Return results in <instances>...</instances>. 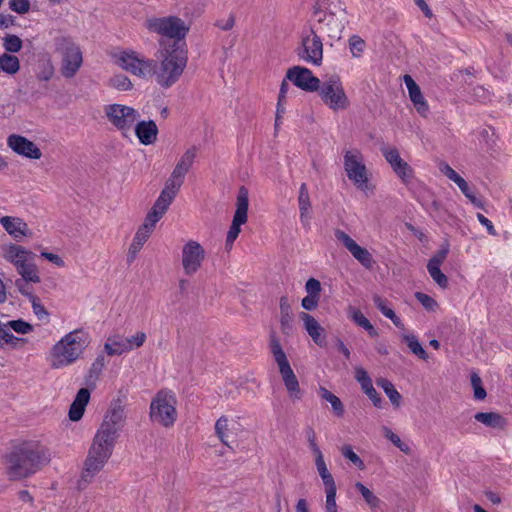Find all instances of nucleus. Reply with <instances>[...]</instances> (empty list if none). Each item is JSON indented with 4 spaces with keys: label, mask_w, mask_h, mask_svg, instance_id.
I'll return each instance as SVG.
<instances>
[{
    "label": "nucleus",
    "mask_w": 512,
    "mask_h": 512,
    "mask_svg": "<svg viewBox=\"0 0 512 512\" xmlns=\"http://www.w3.org/2000/svg\"><path fill=\"white\" fill-rule=\"evenodd\" d=\"M125 422V410L120 401L111 403L88 450L81 474V482H91L106 465L114 451Z\"/></svg>",
    "instance_id": "nucleus-1"
},
{
    "label": "nucleus",
    "mask_w": 512,
    "mask_h": 512,
    "mask_svg": "<svg viewBox=\"0 0 512 512\" xmlns=\"http://www.w3.org/2000/svg\"><path fill=\"white\" fill-rule=\"evenodd\" d=\"M50 460L49 450L39 441L23 442L6 456V473L11 480H20L36 473Z\"/></svg>",
    "instance_id": "nucleus-2"
},
{
    "label": "nucleus",
    "mask_w": 512,
    "mask_h": 512,
    "mask_svg": "<svg viewBox=\"0 0 512 512\" xmlns=\"http://www.w3.org/2000/svg\"><path fill=\"white\" fill-rule=\"evenodd\" d=\"M188 63L187 50L183 44L173 42L159 50V62L155 68L154 80L162 89L175 85L183 75Z\"/></svg>",
    "instance_id": "nucleus-3"
},
{
    "label": "nucleus",
    "mask_w": 512,
    "mask_h": 512,
    "mask_svg": "<svg viewBox=\"0 0 512 512\" xmlns=\"http://www.w3.org/2000/svg\"><path fill=\"white\" fill-rule=\"evenodd\" d=\"M89 343V335L83 329H75L65 334L47 354L50 367L62 369L71 366L81 358Z\"/></svg>",
    "instance_id": "nucleus-4"
},
{
    "label": "nucleus",
    "mask_w": 512,
    "mask_h": 512,
    "mask_svg": "<svg viewBox=\"0 0 512 512\" xmlns=\"http://www.w3.org/2000/svg\"><path fill=\"white\" fill-rule=\"evenodd\" d=\"M270 349L275 362L277 363L279 373L288 396L293 401H299L303 398L304 391L301 389L299 381L282 349L277 337L272 336L270 340Z\"/></svg>",
    "instance_id": "nucleus-5"
},
{
    "label": "nucleus",
    "mask_w": 512,
    "mask_h": 512,
    "mask_svg": "<svg viewBox=\"0 0 512 512\" xmlns=\"http://www.w3.org/2000/svg\"><path fill=\"white\" fill-rule=\"evenodd\" d=\"M343 167L347 178L358 190L367 192L372 189L370 185L372 174L367 168L364 155L360 150H346L343 156Z\"/></svg>",
    "instance_id": "nucleus-6"
},
{
    "label": "nucleus",
    "mask_w": 512,
    "mask_h": 512,
    "mask_svg": "<svg viewBox=\"0 0 512 512\" xmlns=\"http://www.w3.org/2000/svg\"><path fill=\"white\" fill-rule=\"evenodd\" d=\"M115 62L123 70L147 81L154 78L155 68H157L156 60L133 50H124L115 54Z\"/></svg>",
    "instance_id": "nucleus-7"
},
{
    "label": "nucleus",
    "mask_w": 512,
    "mask_h": 512,
    "mask_svg": "<svg viewBox=\"0 0 512 512\" xmlns=\"http://www.w3.org/2000/svg\"><path fill=\"white\" fill-rule=\"evenodd\" d=\"M54 47L61 57V74L65 78L74 77L83 64L80 46L70 37L59 36L54 39Z\"/></svg>",
    "instance_id": "nucleus-8"
},
{
    "label": "nucleus",
    "mask_w": 512,
    "mask_h": 512,
    "mask_svg": "<svg viewBox=\"0 0 512 512\" xmlns=\"http://www.w3.org/2000/svg\"><path fill=\"white\" fill-rule=\"evenodd\" d=\"M316 91L323 104L332 111H343L350 106V100L338 75L329 76L321 81Z\"/></svg>",
    "instance_id": "nucleus-9"
},
{
    "label": "nucleus",
    "mask_w": 512,
    "mask_h": 512,
    "mask_svg": "<svg viewBox=\"0 0 512 512\" xmlns=\"http://www.w3.org/2000/svg\"><path fill=\"white\" fill-rule=\"evenodd\" d=\"M177 400L173 392L159 391L150 404V418L152 422L164 427L172 426L177 419Z\"/></svg>",
    "instance_id": "nucleus-10"
},
{
    "label": "nucleus",
    "mask_w": 512,
    "mask_h": 512,
    "mask_svg": "<svg viewBox=\"0 0 512 512\" xmlns=\"http://www.w3.org/2000/svg\"><path fill=\"white\" fill-rule=\"evenodd\" d=\"M103 110L107 121L124 137L131 133L134 124L140 118V113L137 109L124 104H107Z\"/></svg>",
    "instance_id": "nucleus-11"
},
{
    "label": "nucleus",
    "mask_w": 512,
    "mask_h": 512,
    "mask_svg": "<svg viewBox=\"0 0 512 512\" xmlns=\"http://www.w3.org/2000/svg\"><path fill=\"white\" fill-rule=\"evenodd\" d=\"M145 27L153 33L164 37L175 39L178 42L185 38L189 31V26L179 17H151L145 21Z\"/></svg>",
    "instance_id": "nucleus-12"
},
{
    "label": "nucleus",
    "mask_w": 512,
    "mask_h": 512,
    "mask_svg": "<svg viewBox=\"0 0 512 512\" xmlns=\"http://www.w3.org/2000/svg\"><path fill=\"white\" fill-rule=\"evenodd\" d=\"M297 54L301 60L308 64L314 66H320L322 64L323 42L312 26L302 30Z\"/></svg>",
    "instance_id": "nucleus-13"
},
{
    "label": "nucleus",
    "mask_w": 512,
    "mask_h": 512,
    "mask_svg": "<svg viewBox=\"0 0 512 512\" xmlns=\"http://www.w3.org/2000/svg\"><path fill=\"white\" fill-rule=\"evenodd\" d=\"M335 10L328 11L316 9L314 18L320 25V29L327 32L332 39H340L347 22L346 11L341 5H334Z\"/></svg>",
    "instance_id": "nucleus-14"
},
{
    "label": "nucleus",
    "mask_w": 512,
    "mask_h": 512,
    "mask_svg": "<svg viewBox=\"0 0 512 512\" xmlns=\"http://www.w3.org/2000/svg\"><path fill=\"white\" fill-rule=\"evenodd\" d=\"M249 195L245 187L239 189L236 201V211L233 216L232 224L226 237V248L231 249L235 240L241 232V226L248 220Z\"/></svg>",
    "instance_id": "nucleus-15"
},
{
    "label": "nucleus",
    "mask_w": 512,
    "mask_h": 512,
    "mask_svg": "<svg viewBox=\"0 0 512 512\" xmlns=\"http://www.w3.org/2000/svg\"><path fill=\"white\" fill-rule=\"evenodd\" d=\"M206 258L204 247L197 241L189 240L181 250V265L184 274L193 276L202 267Z\"/></svg>",
    "instance_id": "nucleus-16"
},
{
    "label": "nucleus",
    "mask_w": 512,
    "mask_h": 512,
    "mask_svg": "<svg viewBox=\"0 0 512 512\" xmlns=\"http://www.w3.org/2000/svg\"><path fill=\"white\" fill-rule=\"evenodd\" d=\"M381 152L402 183L405 185L411 184L415 177L414 170L401 158L399 151L394 147H383Z\"/></svg>",
    "instance_id": "nucleus-17"
},
{
    "label": "nucleus",
    "mask_w": 512,
    "mask_h": 512,
    "mask_svg": "<svg viewBox=\"0 0 512 512\" xmlns=\"http://www.w3.org/2000/svg\"><path fill=\"white\" fill-rule=\"evenodd\" d=\"M286 79L291 81L296 87L307 92H315L321 82L319 78L313 75L310 69L302 66H294L288 69Z\"/></svg>",
    "instance_id": "nucleus-18"
},
{
    "label": "nucleus",
    "mask_w": 512,
    "mask_h": 512,
    "mask_svg": "<svg viewBox=\"0 0 512 512\" xmlns=\"http://www.w3.org/2000/svg\"><path fill=\"white\" fill-rule=\"evenodd\" d=\"M334 235L336 239L341 242L352 256L365 268L372 267L373 257L366 248L358 245L347 233L340 229L335 230Z\"/></svg>",
    "instance_id": "nucleus-19"
},
{
    "label": "nucleus",
    "mask_w": 512,
    "mask_h": 512,
    "mask_svg": "<svg viewBox=\"0 0 512 512\" xmlns=\"http://www.w3.org/2000/svg\"><path fill=\"white\" fill-rule=\"evenodd\" d=\"M7 145L18 155L28 159L38 160L42 156L41 150L37 145L21 135L12 134L8 136Z\"/></svg>",
    "instance_id": "nucleus-20"
},
{
    "label": "nucleus",
    "mask_w": 512,
    "mask_h": 512,
    "mask_svg": "<svg viewBox=\"0 0 512 512\" xmlns=\"http://www.w3.org/2000/svg\"><path fill=\"white\" fill-rule=\"evenodd\" d=\"M299 318L303 322V327L313 342L323 347L326 345V331L320 323L309 313L301 312Z\"/></svg>",
    "instance_id": "nucleus-21"
},
{
    "label": "nucleus",
    "mask_w": 512,
    "mask_h": 512,
    "mask_svg": "<svg viewBox=\"0 0 512 512\" xmlns=\"http://www.w3.org/2000/svg\"><path fill=\"white\" fill-rule=\"evenodd\" d=\"M0 224L5 231L17 241L32 235L27 223L19 217L3 216L0 218Z\"/></svg>",
    "instance_id": "nucleus-22"
},
{
    "label": "nucleus",
    "mask_w": 512,
    "mask_h": 512,
    "mask_svg": "<svg viewBox=\"0 0 512 512\" xmlns=\"http://www.w3.org/2000/svg\"><path fill=\"white\" fill-rule=\"evenodd\" d=\"M133 130L139 142L145 146L155 143L159 132L153 120H138L134 124Z\"/></svg>",
    "instance_id": "nucleus-23"
},
{
    "label": "nucleus",
    "mask_w": 512,
    "mask_h": 512,
    "mask_svg": "<svg viewBox=\"0 0 512 512\" xmlns=\"http://www.w3.org/2000/svg\"><path fill=\"white\" fill-rule=\"evenodd\" d=\"M18 274L21 276V280L16 281V285L19 288V291L24 294V290L22 288L21 282L34 283L38 284L41 281L38 267L34 262V258H28L23 263H21L18 267H16Z\"/></svg>",
    "instance_id": "nucleus-24"
},
{
    "label": "nucleus",
    "mask_w": 512,
    "mask_h": 512,
    "mask_svg": "<svg viewBox=\"0 0 512 512\" xmlns=\"http://www.w3.org/2000/svg\"><path fill=\"white\" fill-rule=\"evenodd\" d=\"M183 182V177L172 172L169 179L165 183L164 189L161 191L156 201L169 208L178 191L180 190Z\"/></svg>",
    "instance_id": "nucleus-25"
},
{
    "label": "nucleus",
    "mask_w": 512,
    "mask_h": 512,
    "mask_svg": "<svg viewBox=\"0 0 512 512\" xmlns=\"http://www.w3.org/2000/svg\"><path fill=\"white\" fill-rule=\"evenodd\" d=\"M2 255L3 258L9 263L13 264L15 268L28 258H35L34 253L17 244H9L4 246L2 249Z\"/></svg>",
    "instance_id": "nucleus-26"
},
{
    "label": "nucleus",
    "mask_w": 512,
    "mask_h": 512,
    "mask_svg": "<svg viewBox=\"0 0 512 512\" xmlns=\"http://www.w3.org/2000/svg\"><path fill=\"white\" fill-rule=\"evenodd\" d=\"M403 79L409 93V98L414 104L416 110L421 115H425L428 112L429 107L427 101L422 95L420 87L410 75H405Z\"/></svg>",
    "instance_id": "nucleus-27"
},
{
    "label": "nucleus",
    "mask_w": 512,
    "mask_h": 512,
    "mask_svg": "<svg viewBox=\"0 0 512 512\" xmlns=\"http://www.w3.org/2000/svg\"><path fill=\"white\" fill-rule=\"evenodd\" d=\"M89 400H90V391L87 388H81L77 392V394L70 406V409H69L68 416L71 421L76 422V421H79L83 417L85 408H86L87 404L89 403Z\"/></svg>",
    "instance_id": "nucleus-28"
},
{
    "label": "nucleus",
    "mask_w": 512,
    "mask_h": 512,
    "mask_svg": "<svg viewBox=\"0 0 512 512\" xmlns=\"http://www.w3.org/2000/svg\"><path fill=\"white\" fill-rule=\"evenodd\" d=\"M198 148L196 146L189 147L180 157L177 164L173 169V173L185 178V175L188 173L190 168L192 167L194 160L197 156Z\"/></svg>",
    "instance_id": "nucleus-29"
},
{
    "label": "nucleus",
    "mask_w": 512,
    "mask_h": 512,
    "mask_svg": "<svg viewBox=\"0 0 512 512\" xmlns=\"http://www.w3.org/2000/svg\"><path fill=\"white\" fill-rule=\"evenodd\" d=\"M167 210L168 207L164 206L158 201H155L153 207L146 215L145 220L140 228H142V230H148L152 233L156 227L157 222L164 216Z\"/></svg>",
    "instance_id": "nucleus-30"
},
{
    "label": "nucleus",
    "mask_w": 512,
    "mask_h": 512,
    "mask_svg": "<svg viewBox=\"0 0 512 512\" xmlns=\"http://www.w3.org/2000/svg\"><path fill=\"white\" fill-rule=\"evenodd\" d=\"M298 204L300 210V219L302 223L309 224L311 202L309 191L305 183L301 184L299 189Z\"/></svg>",
    "instance_id": "nucleus-31"
},
{
    "label": "nucleus",
    "mask_w": 512,
    "mask_h": 512,
    "mask_svg": "<svg viewBox=\"0 0 512 512\" xmlns=\"http://www.w3.org/2000/svg\"><path fill=\"white\" fill-rule=\"evenodd\" d=\"M373 302H374L375 306L380 310V312L385 317L390 319L397 328H399L401 330H405V327H404V324H403L401 318L398 317L396 315V313L394 312V310L388 306L387 301L385 299H383L381 296L376 294L373 296Z\"/></svg>",
    "instance_id": "nucleus-32"
},
{
    "label": "nucleus",
    "mask_w": 512,
    "mask_h": 512,
    "mask_svg": "<svg viewBox=\"0 0 512 512\" xmlns=\"http://www.w3.org/2000/svg\"><path fill=\"white\" fill-rule=\"evenodd\" d=\"M348 316L356 325L365 329L371 337L378 336V331L374 328L371 322L364 316V314L359 309L349 307Z\"/></svg>",
    "instance_id": "nucleus-33"
},
{
    "label": "nucleus",
    "mask_w": 512,
    "mask_h": 512,
    "mask_svg": "<svg viewBox=\"0 0 512 512\" xmlns=\"http://www.w3.org/2000/svg\"><path fill=\"white\" fill-rule=\"evenodd\" d=\"M475 420L491 428H503L506 425L505 419L496 412H478Z\"/></svg>",
    "instance_id": "nucleus-34"
},
{
    "label": "nucleus",
    "mask_w": 512,
    "mask_h": 512,
    "mask_svg": "<svg viewBox=\"0 0 512 512\" xmlns=\"http://www.w3.org/2000/svg\"><path fill=\"white\" fill-rule=\"evenodd\" d=\"M104 348L106 353L110 356L121 355L129 352L126 344V338L118 335L109 337Z\"/></svg>",
    "instance_id": "nucleus-35"
},
{
    "label": "nucleus",
    "mask_w": 512,
    "mask_h": 512,
    "mask_svg": "<svg viewBox=\"0 0 512 512\" xmlns=\"http://www.w3.org/2000/svg\"><path fill=\"white\" fill-rule=\"evenodd\" d=\"M402 340L407 344L410 351L415 354L418 358L422 360L428 359V354L425 349L422 347L418 338L412 333L403 332L401 334Z\"/></svg>",
    "instance_id": "nucleus-36"
},
{
    "label": "nucleus",
    "mask_w": 512,
    "mask_h": 512,
    "mask_svg": "<svg viewBox=\"0 0 512 512\" xmlns=\"http://www.w3.org/2000/svg\"><path fill=\"white\" fill-rule=\"evenodd\" d=\"M376 384L383 389L393 406L401 405L402 396L388 379L379 378L376 380Z\"/></svg>",
    "instance_id": "nucleus-37"
},
{
    "label": "nucleus",
    "mask_w": 512,
    "mask_h": 512,
    "mask_svg": "<svg viewBox=\"0 0 512 512\" xmlns=\"http://www.w3.org/2000/svg\"><path fill=\"white\" fill-rule=\"evenodd\" d=\"M318 393L321 399L331 404L332 410L337 417H342L344 415V406L336 395L322 386L319 388Z\"/></svg>",
    "instance_id": "nucleus-38"
},
{
    "label": "nucleus",
    "mask_w": 512,
    "mask_h": 512,
    "mask_svg": "<svg viewBox=\"0 0 512 512\" xmlns=\"http://www.w3.org/2000/svg\"><path fill=\"white\" fill-rule=\"evenodd\" d=\"M382 433L386 439H388L393 445H395L401 452L409 455L412 450L408 442L403 441L396 433H394L389 427L383 426Z\"/></svg>",
    "instance_id": "nucleus-39"
},
{
    "label": "nucleus",
    "mask_w": 512,
    "mask_h": 512,
    "mask_svg": "<svg viewBox=\"0 0 512 512\" xmlns=\"http://www.w3.org/2000/svg\"><path fill=\"white\" fill-rule=\"evenodd\" d=\"M20 68L19 59L11 54L4 53L0 56V70L7 74H15Z\"/></svg>",
    "instance_id": "nucleus-40"
},
{
    "label": "nucleus",
    "mask_w": 512,
    "mask_h": 512,
    "mask_svg": "<svg viewBox=\"0 0 512 512\" xmlns=\"http://www.w3.org/2000/svg\"><path fill=\"white\" fill-rule=\"evenodd\" d=\"M108 85L119 91H129L133 87L131 80L124 74L112 76L108 81Z\"/></svg>",
    "instance_id": "nucleus-41"
},
{
    "label": "nucleus",
    "mask_w": 512,
    "mask_h": 512,
    "mask_svg": "<svg viewBox=\"0 0 512 512\" xmlns=\"http://www.w3.org/2000/svg\"><path fill=\"white\" fill-rule=\"evenodd\" d=\"M355 488L359 491V493L364 498L365 502L370 506V508L375 509L380 504V499L364 484L361 482H357L355 484Z\"/></svg>",
    "instance_id": "nucleus-42"
},
{
    "label": "nucleus",
    "mask_w": 512,
    "mask_h": 512,
    "mask_svg": "<svg viewBox=\"0 0 512 512\" xmlns=\"http://www.w3.org/2000/svg\"><path fill=\"white\" fill-rule=\"evenodd\" d=\"M414 296L427 312L434 313L438 310V302L428 294L416 292Z\"/></svg>",
    "instance_id": "nucleus-43"
},
{
    "label": "nucleus",
    "mask_w": 512,
    "mask_h": 512,
    "mask_svg": "<svg viewBox=\"0 0 512 512\" xmlns=\"http://www.w3.org/2000/svg\"><path fill=\"white\" fill-rule=\"evenodd\" d=\"M3 47L7 52L16 53L19 52L23 46L22 40L13 34H8L2 38Z\"/></svg>",
    "instance_id": "nucleus-44"
},
{
    "label": "nucleus",
    "mask_w": 512,
    "mask_h": 512,
    "mask_svg": "<svg viewBox=\"0 0 512 512\" xmlns=\"http://www.w3.org/2000/svg\"><path fill=\"white\" fill-rule=\"evenodd\" d=\"M427 270L431 278L440 288H447L448 278L444 273H442L439 266L427 265Z\"/></svg>",
    "instance_id": "nucleus-45"
},
{
    "label": "nucleus",
    "mask_w": 512,
    "mask_h": 512,
    "mask_svg": "<svg viewBox=\"0 0 512 512\" xmlns=\"http://www.w3.org/2000/svg\"><path fill=\"white\" fill-rule=\"evenodd\" d=\"M228 418L226 416H221L215 423V433L220 441L226 445L228 444Z\"/></svg>",
    "instance_id": "nucleus-46"
},
{
    "label": "nucleus",
    "mask_w": 512,
    "mask_h": 512,
    "mask_svg": "<svg viewBox=\"0 0 512 512\" xmlns=\"http://www.w3.org/2000/svg\"><path fill=\"white\" fill-rule=\"evenodd\" d=\"M7 323H8L10 331L13 330L14 332H16L18 334L25 335V334H29L33 331V326L30 323H28L22 319L10 320V321H7Z\"/></svg>",
    "instance_id": "nucleus-47"
},
{
    "label": "nucleus",
    "mask_w": 512,
    "mask_h": 512,
    "mask_svg": "<svg viewBox=\"0 0 512 512\" xmlns=\"http://www.w3.org/2000/svg\"><path fill=\"white\" fill-rule=\"evenodd\" d=\"M365 41L357 35H353L349 39V48L353 57L359 58L365 49Z\"/></svg>",
    "instance_id": "nucleus-48"
},
{
    "label": "nucleus",
    "mask_w": 512,
    "mask_h": 512,
    "mask_svg": "<svg viewBox=\"0 0 512 512\" xmlns=\"http://www.w3.org/2000/svg\"><path fill=\"white\" fill-rule=\"evenodd\" d=\"M355 378L359 382L363 392L373 387L372 380L364 368H355Z\"/></svg>",
    "instance_id": "nucleus-49"
},
{
    "label": "nucleus",
    "mask_w": 512,
    "mask_h": 512,
    "mask_svg": "<svg viewBox=\"0 0 512 512\" xmlns=\"http://www.w3.org/2000/svg\"><path fill=\"white\" fill-rule=\"evenodd\" d=\"M341 453L346 459L352 462L359 469L363 470L365 468L363 460L353 451L351 446H344L341 449Z\"/></svg>",
    "instance_id": "nucleus-50"
},
{
    "label": "nucleus",
    "mask_w": 512,
    "mask_h": 512,
    "mask_svg": "<svg viewBox=\"0 0 512 512\" xmlns=\"http://www.w3.org/2000/svg\"><path fill=\"white\" fill-rule=\"evenodd\" d=\"M471 385L474 390V398L476 400H484L487 394L482 386V380L478 374L473 373L471 375Z\"/></svg>",
    "instance_id": "nucleus-51"
},
{
    "label": "nucleus",
    "mask_w": 512,
    "mask_h": 512,
    "mask_svg": "<svg viewBox=\"0 0 512 512\" xmlns=\"http://www.w3.org/2000/svg\"><path fill=\"white\" fill-rule=\"evenodd\" d=\"M125 338L128 351H132L136 348L141 347L144 344L146 340V334L144 332H137L135 335Z\"/></svg>",
    "instance_id": "nucleus-52"
},
{
    "label": "nucleus",
    "mask_w": 512,
    "mask_h": 512,
    "mask_svg": "<svg viewBox=\"0 0 512 512\" xmlns=\"http://www.w3.org/2000/svg\"><path fill=\"white\" fill-rule=\"evenodd\" d=\"M306 438L309 444V449L313 453L314 458L319 457V455H323L320 447L317 444L316 433L312 428H309L306 431Z\"/></svg>",
    "instance_id": "nucleus-53"
},
{
    "label": "nucleus",
    "mask_w": 512,
    "mask_h": 512,
    "mask_svg": "<svg viewBox=\"0 0 512 512\" xmlns=\"http://www.w3.org/2000/svg\"><path fill=\"white\" fill-rule=\"evenodd\" d=\"M9 8L18 14H25L30 9V2L28 0H9Z\"/></svg>",
    "instance_id": "nucleus-54"
},
{
    "label": "nucleus",
    "mask_w": 512,
    "mask_h": 512,
    "mask_svg": "<svg viewBox=\"0 0 512 512\" xmlns=\"http://www.w3.org/2000/svg\"><path fill=\"white\" fill-rule=\"evenodd\" d=\"M31 303H32L33 313L37 316V318L39 320H45L48 318L49 314H48L47 310L41 304V302L39 301V299L37 297L32 296Z\"/></svg>",
    "instance_id": "nucleus-55"
},
{
    "label": "nucleus",
    "mask_w": 512,
    "mask_h": 512,
    "mask_svg": "<svg viewBox=\"0 0 512 512\" xmlns=\"http://www.w3.org/2000/svg\"><path fill=\"white\" fill-rule=\"evenodd\" d=\"M305 290L307 292V295L320 298V292H321L320 281L315 278L308 279L305 284Z\"/></svg>",
    "instance_id": "nucleus-56"
},
{
    "label": "nucleus",
    "mask_w": 512,
    "mask_h": 512,
    "mask_svg": "<svg viewBox=\"0 0 512 512\" xmlns=\"http://www.w3.org/2000/svg\"><path fill=\"white\" fill-rule=\"evenodd\" d=\"M337 490L325 491V512H338V506L336 503Z\"/></svg>",
    "instance_id": "nucleus-57"
},
{
    "label": "nucleus",
    "mask_w": 512,
    "mask_h": 512,
    "mask_svg": "<svg viewBox=\"0 0 512 512\" xmlns=\"http://www.w3.org/2000/svg\"><path fill=\"white\" fill-rule=\"evenodd\" d=\"M448 252H449L448 247H444V248L440 249L435 255H433L431 257V259L429 260L427 265L441 267V265L443 264V262L445 261L447 255H448Z\"/></svg>",
    "instance_id": "nucleus-58"
},
{
    "label": "nucleus",
    "mask_w": 512,
    "mask_h": 512,
    "mask_svg": "<svg viewBox=\"0 0 512 512\" xmlns=\"http://www.w3.org/2000/svg\"><path fill=\"white\" fill-rule=\"evenodd\" d=\"M439 170L440 172L445 175L448 179L453 181L454 183L460 178V175L447 163H440L439 164Z\"/></svg>",
    "instance_id": "nucleus-59"
},
{
    "label": "nucleus",
    "mask_w": 512,
    "mask_h": 512,
    "mask_svg": "<svg viewBox=\"0 0 512 512\" xmlns=\"http://www.w3.org/2000/svg\"><path fill=\"white\" fill-rule=\"evenodd\" d=\"M315 466L320 478L330 473L325 462L324 455H319V457L315 458Z\"/></svg>",
    "instance_id": "nucleus-60"
},
{
    "label": "nucleus",
    "mask_w": 512,
    "mask_h": 512,
    "mask_svg": "<svg viewBox=\"0 0 512 512\" xmlns=\"http://www.w3.org/2000/svg\"><path fill=\"white\" fill-rule=\"evenodd\" d=\"M319 297L307 295L302 299L301 305L307 311H312L317 308Z\"/></svg>",
    "instance_id": "nucleus-61"
},
{
    "label": "nucleus",
    "mask_w": 512,
    "mask_h": 512,
    "mask_svg": "<svg viewBox=\"0 0 512 512\" xmlns=\"http://www.w3.org/2000/svg\"><path fill=\"white\" fill-rule=\"evenodd\" d=\"M367 397L372 401L373 405L377 408L382 407V399L380 395L377 393L374 387L364 391Z\"/></svg>",
    "instance_id": "nucleus-62"
},
{
    "label": "nucleus",
    "mask_w": 512,
    "mask_h": 512,
    "mask_svg": "<svg viewBox=\"0 0 512 512\" xmlns=\"http://www.w3.org/2000/svg\"><path fill=\"white\" fill-rule=\"evenodd\" d=\"M477 219L487 229V232L490 235H492V236H496L497 235V232H496V230L494 228L493 223L488 218H486L483 214L478 213L477 214Z\"/></svg>",
    "instance_id": "nucleus-63"
},
{
    "label": "nucleus",
    "mask_w": 512,
    "mask_h": 512,
    "mask_svg": "<svg viewBox=\"0 0 512 512\" xmlns=\"http://www.w3.org/2000/svg\"><path fill=\"white\" fill-rule=\"evenodd\" d=\"M151 234L152 233L148 230H142V228L139 227L133 237V240L137 242V244H142L144 246Z\"/></svg>",
    "instance_id": "nucleus-64"
}]
</instances>
